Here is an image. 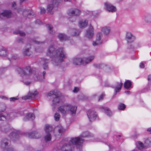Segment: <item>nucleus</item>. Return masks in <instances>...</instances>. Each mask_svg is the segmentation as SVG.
Masks as SVG:
<instances>
[{"mask_svg":"<svg viewBox=\"0 0 151 151\" xmlns=\"http://www.w3.org/2000/svg\"><path fill=\"white\" fill-rule=\"evenodd\" d=\"M44 129L47 133H50L54 130L52 126L49 124H46L45 126Z\"/></svg>","mask_w":151,"mask_h":151,"instance_id":"393cba45","label":"nucleus"},{"mask_svg":"<svg viewBox=\"0 0 151 151\" xmlns=\"http://www.w3.org/2000/svg\"><path fill=\"white\" fill-rule=\"evenodd\" d=\"M101 43L99 42L98 40H96L93 42L92 45L93 46H96L100 44Z\"/></svg>","mask_w":151,"mask_h":151,"instance_id":"a18cd8bd","label":"nucleus"},{"mask_svg":"<svg viewBox=\"0 0 151 151\" xmlns=\"http://www.w3.org/2000/svg\"><path fill=\"white\" fill-rule=\"evenodd\" d=\"M62 1V0H53V3L57 6L58 4Z\"/></svg>","mask_w":151,"mask_h":151,"instance_id":"de8ad7c7","label":"nucleus"},{"mask_svg":"<svg viewBox=\"0 0 151 151\" xmlns=\"http://www.w3.org/2000/svg\"><path fill=\"white\" fill-rule=\"evenodd\" d=\"M60 117V116L59 113H56L54 115V118L55 119L56 121H58L59 120Z\"/></svg>","mask_w":151,"mask_h":151,"instance_id":"37998d69","label":"nucleus"},{"mask_svg":"<svg viewBox=\"0 0 151 151\" xmlns=\"http://www.w3.org/2000/svg\"><path fill=\"white\" fill-rule=\"evenodd\" d=\"M20 133L18 131H14L12 132L9 135L11 139L13 141L15 142L18 140L19 138Z\"/></svg>","mask_w":151,"mask_h":151,"instance_id":"9b49d317","label":"nucleus"},{"mask_svg":"<svg viewBox=\"0 0 151 151\" xmlns=\"http://www.w3.org/2000/svg\"><path fill=\"white\" fill-rule=\"evenodd\" d=\"M16 34H19L21 36H24L25 35V33L22 31H19L18 32L16 33Z\"/></svg>","mask_w":151,"mask_h":151,"instance_id":"5fc2aeb1","label":"nucleus"},{"mask_svg":"<svg viewBox=\"0 0 151 151\" xmlns=\"http://www.w3.org/2000/svg\"><path fill=\"white\" fill-rule=\"evenodd\" d=\"M58 128V130L60 133H62L64 132V129L61 126L59 127Z\"/></svg>","mask_w":151,"mask_h":151,"instance_id":"49530a36","label":"nucleus"},{"mask_svg":"<svg viewBox=\"0 0 151 151\" xmlns=\"http://www.w3.org/2000/svg\"><path fill=\"white\" fill-rule=\"evenodd\" d=\"M116 85L114 87H112L113 88H115V91L116 93L119 92L121 90L122 87L123 86V83L122 82L119 83V82H117L116 83Z\"/></svg>","mask_w":151,"mask_h":151,"instance_id":"412c9836","label":"nucleus"},{"mask_svg":"<svg viewBox=\"0 0 151 151\" xmlns=\"http://www.w3.org/2000/svg\"><path fill=\"white\" fill-rule=\"evenodd\" d=\"M145 22L148 24L151 23V16L149 15H146L144 17Z\"/></svg>","mask_w":151,"mask_h":151,"instance_id":"2f4dec72","label":"nucleus"},{"mask_svg":"<svg viewBox=\"0 0 151 151\" xmlns=\"http://www.w3.org/2000/svg\"><path fill=\"white\" fill-rule=\"evenodd\" d=\"M126 107L125 105L122 103H120L118 106V109L120 110H124Z\"/></svg>","mask_w":151,"mask_h":151,"instance_id":"a19ab883","label":"nucleus"},{"mask_svg":"<svg viewBox=\"0 0 151 151\" xmlns=\"http://www.w3.org/2000/svg\"><path fill=\"white\" fill-rule=\"evenodd\" d=\"M34 80L35 81L39 80L40 79L38 78V77H37L36 75H35L34 76Z\"/></svg>","mask_w":151,"mask_h":151,"instance_id":"0e129e2a","label":"nucleus"},{"mask_svg":"<svg viewBox=\"0 0 151 151\" xmlns=\"http://www.w3.org/2000/svg\"><path fill=\"white\" fill-rule=\"evenodd\" d=\"M9 144L8 140L6 138L3 139L1 142L0 146L2 148H5Z\"/></svg>","mask_w":151,"mask_h":151,"instance_id":"5701e85b","label":"nucleus"},{"mask_svg":"<svg viewBox=\"0 0 151 151\" xmlns=\"http://www.w3.org/2000/svg\"><path fill=\"white\" fill-rule=\"evenodd\" d=\"M147 79L148 80V84H151V75H150L148 76Z\"/></svg>","mask_w":151,"mask_h":151,"instance_id":"603ef678","label":"nucleus"},{"mask_svg":"<svg viewBox=\"0 0 151 151\" xmlns=\"http://www.w3.org/2000/svg\"><path fill=\"white\" fill-rule=\"evenodd\" d=\"M47 27L49 30V32L50 34H52L54 33V32L52 30V27L51 25H46Z\"/></svg>","mask_w":151,"mask_h":151,"instance_id":"79ce46f5","label":"nucleus"},{"mask_svg":"<svg viewBox=\"0 0 151 151\" xmlns=\"http://www.w3.org/2000/svg\"><path fill=\"white\" fill-rule=\"evenodd\" d=\"M47 55L51 58L52 63L56 66L59 65L63 61L66 55L63 47L56 49L52 45H51L48 48Z\"/></svg>","mask_w":151,"mask_h":151,"instance_id":"f257e3e1","label":"nucleus"},{"mask_svg":"<svg viewBox=\"0 0 151 151\" xmlns=\"http://www.w3.org/2000/svg\"><path fill=\"white\" fill-rule=\"evenodd\" d=\"M47 135L45 137V140L46 142L50 141L51 139V137L50 133H47Z\"/></svg>","mask_w":151,"mask_h":151,"instance_id":"ea45409f","label":"nucleus"},{"mask_svg":"<svg viewBox=\"0 0 151 151\" xmlns=\"http://www.w3.org/2000/svg\"><path fill=\"white\" fill-rule=\"evenodd\" d=\"M139 67L141 68H145V65L143 63H141L140 64Z\"/></svg>","mask_w":151,"mask_h":151,"instance_id":"052dcab7","label":"nucleus"},{"mask_svg":"<svg viewBox=\"0 0 151 151\" xmlns=\"http://www.w3.org/2000/svg\"><path fill=\"white\" fill-rule=\"evenodd\" d=\"M17 58V55H12V56L11 57V59H13V60H16V59Z\"/></svg>","mask_w":151,"mask_h":151,"instance_id":"13d9d810","label":"nucleus"},{"mask_svg":"<svg viewBox=\"0 0 151 151\" xmlns=\"http://www.w3.org/2000/svg\"><path fill=\"white\" fill-rule=\"evenodd\" d=\"M16 71L20 76L25 78L27 76L30 74L32 72V70L29 66L26 67L24 69L18 67L16 69Z\"/></svg>","mask_w":151,"mask_h":151,"instance_id":"20e7f679","label":"nucleus"},{"mask_svg":"<svg viewBox=\"0 0 151 151\" xmlns=\"http://www.w3.org/2000/svg\"><path fill=\"white\" fill-rule=\"evenodd\" d=\"M105 94L104 93H102L101 95L99 97V99L98 101H99L101 100H102L103 99V98Z\"/></svg>","mask_w":151,"mask_h":151,"instance_id":"4d7b16f0","label":"nucleus"},{"mask_svg":"<svg viewBox=\"0 0 151 151\" xmlns=\"http://www.w3.org/2000/svg\"><path fill=\"white\" fill-rule=\"evenodd\" d=\"M103 36L102 33L100 32H98L96 35V40L98 41L99 42L101 43V38Z\"/></svg>","mask_w":151,"mask_h":151,"instance_id":"f704fd0d","label":"nucleus"},{"mask_svg":"<svg viewBox=\"0 0 151 151\" xmlns=\"http://www.w3.org/2000/svg\"><path fill=\"white\" fill-rule=\"evenodd\" d=\"M72 35L75 36H78L80 32V31L79 30L75 29H72Z\"/></svg>","mask_w":151,"mask_h":151,"instance_id":"e433bc0d","label":"nucleus"},{"mask_svg":"<svg viewBox=\"0 0 151 151\" xmlns=\"http://www.w3.org/2000/svg\"><path fill=\"white\" fill-rule=\"evenodd\" d=\"M132 85V82L129 80H127L124 84V87L127 89H128L131 87Z\"/></svg>","mask_w":151,"mask_h":151,"instance_id":"c85d7f7f","label":"nucleus"},{"mask_svg":"<svg viewBox=\"0 0 151 151\" xmlns=\"http://www.w3.org/2000/svg\"><path fill=\"white\" fill-rule=\"evenodd\" d=\"M23 15L24 17L28 18H32L34 15L32 12L29 10L24 11L23 13Z\"/></svg>","mask_w":151,"mask_h":151,"instance_id":"f3484780","label":"nucleus"},{"mask_svg":"<svg viewBox=\"0 0 151 151\" xmlns=\"http://www.w3.org/2000/svg\"><path fill=\"white\" fill-rule=\"evenodd\" d=\"M73 16H72V17H70L69 18L70 21L72 22H73L75 21L76 19V18Z\"/></svg>","mask_w":151,"mask_h":151,"instance_id":"864d4df0","label":"nucleus"},{"mask_svg":"<svg viewBox=\"0 0 151 151\" xmlns=\"http://www.w3.org/2000/svg\"><path fill=\"white\" fill-rule=\"evenodd\" d=\"M41 137L40 134L37 131H35L28 134V137L29 138L38 139Z\"/></svg>","mask_w":151,"mask_h":151,"instance_id":"ddd939ff","label":"nucleus"},{"mask_svg":"<svg viewBox=\"0 0 151 151\" xmlns=\"http://www.w3.org/2000/svg\"><path fill=\"white\" fill-rule=\"evenodd\" d=\"M81 13V11L77 9H71L69 10L68 14L70 16H79Z\"/></svg>","mask_w":151,"mask_h":151,"instance_id":"f8f14e48","label":"nucleus"},{"mask_svg":"<svg viewBox=\"0 0 151 151\" xmlns=\"http://www.w3.org/2000/svg\"><path fill=\"white\" fill-rule=\"evenodd\" d=\"M94 56H91L86 58L85 60V63L88 64L91 62L94 59Z\"/></svg>","mask_w":151,"mask_h":151,"instance_id":"58836bf2","label":"nucleus"},{"mask_svg":"<svg viewBox=\"0 0 151 151\" xmlns=\"http://www.w3.org/2000/svg\"><path fill=\"white\" fill-rule=\"evenodd\" d=\"M0 130L3 132L6 133L10 131V128L9 125L7 124H3L0 127Z\"/></svg>","mask_w":151,"mask_h":151,"instance_id":"2eb2a0df","label":"nucleus"},{"mask_svg":"<svg viewBox=\"0 0 151 151\" xmlns=\"http://www.w3.org/2000/svg\"><path fill=\"white\" fill-rule=\"evenodd\" d=\"M42 62L43 63L42 66L43 69L45 70H48L49 67L48 64L49 62V60L47 59L43 58L42 59Z\"/></svg>","mask_w":151,"mask_h":151,"instance_id":"aec40b11","label":"nucleus"},{"mask_svg":"<svg viewBox=\"0 0 151 151\" xmlns=\"http://www.w3.org/2000/svg\"><path fill=\"white\" fill-rule=\"evenodd\" d=\"M134 46L133 44L129 45L127 47V48L129 49H134Z\"/></svg>","mask_w":151,"mask_h":151,"instance_id":"3c124183","label":"nucleus"},{"mask_svg":"<svg viewBox=\"0 0 151 151\" xmlns=\"http://www.w3.org/2000/svg\"><path fill=\"white\" fill-rule=\"evenodd\" d=\"M136 47H141V44L140 42L137 43L136 44Z\"/></svg>","mask_w":151,"mask_h":151,"instance_id":"e2e57ef3","label":"nucleus"},{"mask_svg":"<svg viewBox=\"0 0 151 151\" xmlns=\"http://www.w3.org/2000/svg\"><path fill=\"white\" fill-rule=\"evenodd\" d=\"M93 65L96 68L99 69H102L106 66V65L104 64H94Z\"/></svg>","mask_w":151,"mask_h":151,"instance_id":"72a5a7b5","label":"nucleus"},{"mask_svg":"<svg viewBox=\"0 0 151 151\" xmlns=\"http://www.w3.org/2000/svg\"><path fill=\"white\" fill-rule=\"evenodd\" d=\"M53 7L54 6L52 4H50L47 6V10L51 14H53V12H52V11Z\"/></svg>","mask_w":151,"mask_h":151,"instance_id":"c9c22d12","label":"nucleus"},{"mask_svg":"<svg viewBox=\"0 0 151 151\" xmlns=\"http://www.w3.org/2000/svg\"><path fill=\"white\" fill-rule=\"evenodd\" d=\"M66 139H63L59 143L58 149L61 151H73L74 145L77 147H80L83 144V140L80 139L79 137H72L69 143L67 142Z\"/></svg>","mask_w":151,"mask_h":151,"instance_id":"f03ea898","label":"nucleus"},{"mask_svg":"<svg viewBox=\"0 0 151 151\" xmlns=\"http://www.w3.org/2000/svg\"><path fill=\"white\" fill-rule=\"evenodd\" d=\"M40 13L41 14H44L46 12L45 9L42 7H40Z\"/></svg>","mask_w":151,"mask_h":151,"instance_id":"8fccbe9b","label":"nucleus"},{"mask_svg":"<svg viewBox=\"0 0 151 151\" xmlns=\"http://www.w3.org/2000/svg\"><path fill=\"white\" fill-rule=\"evenodd\" d=\"M79 90V89L78 88L75 87L74 88V90H73V92L74 93L77 92Z\"/></svg>","mask_w":151,"mask_h":151,"instance_id":"bf43d9fd","label":"nucleus"},{"mask_svg":"<svg viewBox=\"0 0 151 151\" xmlns=\"http://www.w3.org/2000/svg\"><path fill=\"white\" fill-rule=\"evenodd\" d=\"M94 35V29L91 24L86 31L85 34V36L89 39H91Z\"/></svg>","mask_w":151,"mask_h":151,"instance_id":"6e6552de","label":"nucleus"},{"mask_svg":"<svg viewBox=\"0 0 151 151\" xmlns=\"http://www.w3.org/2000/svg\"><path fill=\"white\" fill-rule=\"evenodd\" d=\"M56 91H59L58 90H56L53 91H52L50 92V93H48V95L49 96H52L53 97V96H55L54 92L56 93L55 92H56Z\"/></svg>","mask_w":151,"mask_h":151,"instance_id":"c03bdc74","label":"nucleus"},{"mask_svg":"<svg viewBox=\"0 0 151 151\" xmlns=\"http://www.w3.org/2000/svg\"><path fill=\"white\" fill-rule=\"evenodd\" d=\"M73 63L77 65H81L84 63V61L81 58H75L73 59Z\"/></svg>","mask_w":151,"mask_h":151,"instance_id":"6ab92c4d","label":"nucleus"},{"mask_svg":"<svg viewBox=\"0 0 151 151\" xmlns=\"http://www.w3.org/2000/svg\"><path fill=\"white\" fill-rule=\"evenodd\" d=\"M136 39V37L130 32H127L125 39L128 44L133 42Z\"/></svg>","mask_w":151,"mask_h":151,"instance_id":"423d86ee","label":"nucleus"},{"mask_svg":"<svg viewBox=\"0 0 151 151\" xmlns=\"http://www.w3.org/2000/svg\"><path fill=\"white\" fill-rule=\"evenodd\" d=\"M33 42H34L35 43L37 44H40L41 43H42L43 42H40L38 41H37L36 40H34L33 41Z\"/></svg>","mask_w":151,"mask_h":151,"instance_id":"338daca9","label":"nucleus"},{"mask_svg":"<svg viewBox=\"0 0 151 151\" xmlns=\"http://www.w3.org/2000/svg\"><path fill=\"white\" fill-rule=\"evenodd\" d=\"M31 48L30 44H27L26 47L22 50V53L24 56H29L32 54V52L31 50Z\"/></svg>","mask_w":151,"mask_h":151,"instance_id":"1a4fd4ad","label":"nucleus"},{"mask_svg":"<svg viewBox=\"0 0 151 151\" xmlns=\"http://www.w3.org/2000/svg\"><path fill=\"white\" fill-rule=\"evenodd\" d=\"M54 92L55 96L53 97L54 98L52 100V106H55L60 101V97L61 96V93L60 91H57Z\"/></svg>","mask_w":151,"mask_h":151,"instance_id":"0eeeda50","label":"nucleus"},{"mask_svg":"<svg viewBox=\"0 0 151 151\" xmlns=\"http://www.w3.org/2000/svg\"><path fill=\"white\" fill-rule=\"evenodd\" d=\"M10 101L14 102L16 100H17L18 99L16 97H11L9 99Z\"/></svg>","mask_w":151,"mask_h":151,"instance_id":"6e6d98bb","label":"nucleus"},{"mask_svg":"<svg viewBox=\"0 0 151 151\" xmlns=\"http://www.w3.org/2000/svg\"><path fill=\"white\" fill-rule=\"evenodd\" d=\"M104 109V112L108 116L111 117L112 116V113L110 110L107 107H101Z\"/></svg>","mask_w":151,"mask_h":151,"instance_id":"b1692460","label":"nucleus"},{"mask_svg":"<svg viewBox=\"0 0 151 151\" xmlns=\"http://www.w3.org/2000/svg\"><path fill=\"white\" fill-rule=\"evenodd\" d=\"M24 39L22 38H19L17 40V42L19 43L23 44L24 43Z\"/></svg>","mask_w":151,"mask_h":151,"instance_id":"09e8293b","label":"nucleus"},{"mask_svg":"<svg viewBox=\"0 0 151 151\" xmlns=\"http://www.w3.org/2000/svg\"><path fill=\"white\" fill-rule=\"evenodd\" d=\"M136 146L137 148L140 150H141L144 148H146L145 144L139 141L136 142Z\"/></svg>","mask_w":151,"mask_h":151,"instance_id":"a878e982","label":"nucleus"},{"mask_svg":"<svg viewBox=\"0 0 151 151\" xmlns=\"http://www.w3.org/2000/svg\"><path fill=\"white\" fill-rule=\"evenodd\" d=\"M88 24V21L87 20H85L83 22L81 21L79 23V26L81 28H83L86 27Z\"/></svg>","mask_w":151,"mask_h":151,"instance_id":"7c9ffc66","label":"nucleus"},{"mask_svg":"<svg viewBox=\"0 0 151 151\" xmlns=\"http://www.w3.org/2000/svg\"><path fill=\"white\" fill-rule=\"evenodd\" d=\"M58 37L61 41L69 39V37L64 34L60 33Z\"/></svg>","mask_w":151,"mask_h":151,"instance_id":"bb28decb","label":"nucleus"},{"mask_svg":"<svg viewBox=\"0 0 151 151\" xmlns=\"http://www.w3.org/2000/svg\"><path fill=\"white\" fill-rule=\"evenodd\" d=\"M104 6L105 9L109 12H113L116 11V7L109 2H105Z\"/></svg>","mask_w":151,"mask_h":151,"instance_id":"9d476101","label":"nucleus"},{"mask_svg":"<svg viewBox=\"0 0 151 151\" xmlns=\"http://www.w3.org/2000/svg\"><path fill=\"white\" fill-rule=\"evenodd\" d=\"M93 137V135L92 134H91L88 132H82L79 137L80 139L83 140V142L84 141V139H82L81 138L89 137Z\"/></svg>","mask_w":151,"mask_h":151,"instance_id":"4be33fe9","label":"nucleus"},{"mask_svg":"<svg viewBox=\"0 0 151 151\" xmlns=\"http://www.w3.org/2000/svg\"><path fill=\"white\" fill-rule=\"evenodd\" d=\"M35 116L34 114L32 113L27 114L26 116L24 117L23 120L24 121L29 120L30 119L33 120L35 119Z\"/></svg>","mask_w":151,"mask_h":151,"instance_id":"dca6fc26","label":"nucleus"},{"mask_svg":"<svg viewBox=\"0 0 151 151\" xmlns=\"http://www.w3.org/2000/svg\"><path fill=\"white\" fill-rule=\"evenodd\" d=\"M87 114L90 122L94 121L96 118L97 114L94 110H90L87 111Z\"/></svg>","mask_w":151,"mask_h":151,"instance_id":"39448f33","label":"nucleus"},{"mask_svg":"<svg viewBox=\"0 0 151 151\" xmlns=\"http://www.w3.org/2000/svg\"><path fill=\"white\" fill-rule=\"evenodd\" d=\"M101 30L103 33L104 35L106 36H108L110 34L111 29L109 27H102Z\"/></svg>","mask_w":151,"mask_h":151,"instance_id":"a211bd4d","label":"nucleus"},{"mask_svg":"<svg viewBox=\"0 0 151 151\" xmlns=\"http://www.w3.org/2000/svg\"><path fill=\"white\" fill-rule=\"evenodd\" d=\"M7 55V51L6 49L3 47V49L0 50V56H5Z\"/></svg>","mask_w":151,"mask_h":151,"instance_id":"473e14b6","label":"nucleus"},{"mask_svg":"<svg viewBox=\"0 0 151 151\" xmlns=\"http://www.w3.org/2000/svg\"><path fill=\"white\" fill-rule=\"evenodd\" d=\"M2 117L4 118V119H5V118L4 115H2L1 114H0V120H2Z\"/></svg>","mask_w":151,"mask_h":151,"instance_id":"774afa93","label":"nucleus"},{"mask_svg":"<svg viewBox=\"0 0 151 151\" xmlns=\"http://www.w3.org/2000/svg\"><path fill=\"white\" fill-rule=\"evenodd\" d=\"M24 113L23 111H18L17 113H12L10 114V115L14 116V117H16L18 116H23L24 115Z\"/></svg>","mask_w":151,"mask_h":151,"instance_id":"c756f323","label":"nucleus"},{"mask_svg":"<svg viewBox=\"0 0 151 151\" xmlns=\"http://www.w3.org/2000/svg\"><path fill=\"white\" fill-rule=\"evenodd\" d=\"M6 105L4 103L0 104V112L4 111L6 109Z\"/></svg>","mask_w":151,"mask_h":151,"instance_id":"4c0bfd02","label":"nucleus"},{"mask_svg":"<svg viewBox=\"0 0 151 151\" xmlns=\"http://www.w3.org/2000/svg\"><path fill=\"white\" fill-rule=\"evenodd\" d=\"M104 86L105 87H108L110 86L109 84L107 81H106L105 82V84H104Z\"/></svg>","mask_w":151,"mask_h":151,"instance_id":"680f3d73","label":"nucleus"},{"mask_svg":"<svg viewBox=\"0 0 151 151\" xmlns=\"http://www.w3.org/2000/svg\"><path fill=\"white\" fill-rule=\"evenodd\" d=\"M28 0H19V3L20 4H21L23 2H26Z\"/></svg>","mask_w":151,"mask_h":151,"instance_id":"69168bd1","label":"nucleus"},{"mask_svg":"<svg viewBox=\"0 0 151 151\" xmlns=\"http://www.w3.org/2000/svg\"><path fill=\"white\" fill-rule=\"evenodd\" d=\"M77 108L76 106L67 104L59 107L58 109L63 114L70 112L73 116H74L76 114Z\"/></svg>","mask_w":151,"mask_h":151,"instance_id":"7ed1b4c3","label":"nucleus"},{"mask_svg":"<svg viewBox=\"0 0 151 151\" xmlns=\"http://www.w3.org/2000/svg\"><path fill=\"white\" fill-rule=\"evenodd\" d=\"M144 144L146 148L151 146V138H148L146 139L144 142Z\"/></svg>","mask_w":151,"mask_h":151,"instance_id":"cd10ccee","label":"nucleus"},{"mask_svg":"<svg viewBox=\"0 0 151 151\" xmlns=\"http://www.w3.org/2000/svg\"><path fill=\"white\" fill-rule=\"evenodd\" d=\"M38 93V92L36 91H35L34 92H29L28 95L22 97V99L25 100L35 98V96Z\"/></svg>","mask_w":151,"mask_h":151,"instance_id":"4468645a","label":"nucleus"}]
</instances>
